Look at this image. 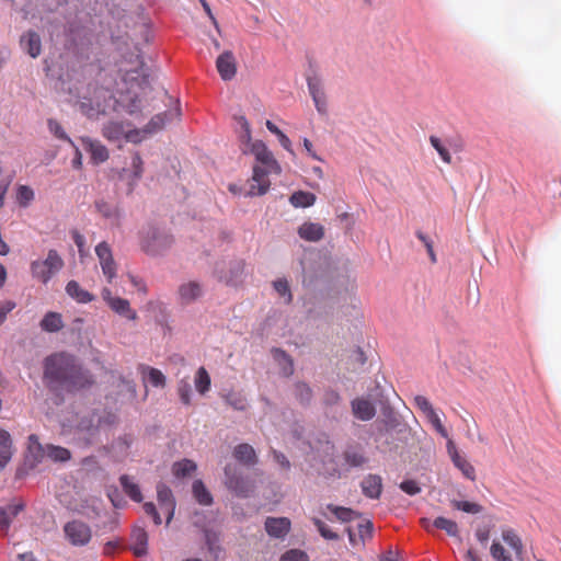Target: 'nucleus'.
Instances as JSON below:
<instances>
[{
  "mask_svg": "<svg viewBox=\"0 0 561 561\" xmlns=\"http://www.w3.org/2000/svg\"><path fill=\"white\" fill-rule=\"evenodd\" d=\"M291 523L287 517H267L264 528L272 538L283 539L290 530Z\"/></svg>",
  "mask_w": 561,
  "mask_h": 561,
  "instance_id": "nucleus-24",
  "label": "nucleus"
},
{
  "mask_svg": "<svg viewBox=\"0 0 561 561\" xmlns=\"http://www.w3.org/2000/svg\"><path fill=\"white\" fill-rule=\"evenodd\" d=\"M451 505L457 511H461L463 513L472 515L480 514L483 511L482 505L470 501L453 500Z\"/></svg>",
  "mask_w": 561,
  "mask_h": 561,
  "instance_id": "nucleus-49",
  "label": "nucleus"
},
{
  "mask_svg": "<svg viewBox=\"0 0 561 561\" xmlns=\"http://www.w3.org/2000/svg\"><path fill=\"white\" fill-rule=\"evenodd\" d=\"M328 508L335 515L339 520L343 523L351 522L358 516L355 511L348 507L329 504Z\"/></svg>",
  "mask_w": 561,
  "mask_h": 561,
  "instance_id": "nucleus-52",
  "label": "nucleus"
},
{
  "mask_svg": "<svg viewBox=\"0 0 561 561\" xmlns=\"http://www.w3.org/2000/svg\"><path fill=\"white\" fill-rule=\"evenodd\" d=\"M320 466L316 468L318 476L327 479L342 478V471L337 468L333 453H325L323 456L313 457Z\"/></svg>",
  "mask_w": 561,
  "mask_h": 561,
  "instance_id": "nucleus-19",
  "label": "nucleus"
},
{
  "mask_svg": "<svg viewBox=\"0 0 561 561\" xmlns=\"http://www.w3.org/2000/svg\"><path fill=\"white\" fill-rule=\"evenodd\" d=\"M250 152L255 157L257 163L267 168L279 169L277 160L274 158L272 151L267 148L264 141L256 140L252 142Z\"/></svg>",
  "mask_w": 561,
  "mask_h": 561,
  "instance_id": "nucleus-23",
  "label": "nucleus"
},
{
  "mask_svg": "<svg viewBox=\"0 0 561 561\" xmlns=\"http://www.w3.org/2000/svg\"><path fill=\"white\" fill-rule=\"evenodd\" d=\"M102 134L107 140L117 142L125 138L126 131L123 123L111 121L103 126Z\"/></svg>",
  "mask_w": 561,
  "mask_h": 561,
  "instance_id": "nucleus-35",
  "label": "nucleus"
},
{
  "mask_svg": "<svg viewBox=\"0 0 561 561\" xmlns=\"http://www.w3.org/2000/svg\"><path fill=\"white\" fill-rule=\"evenodd\" d=\"M180 400L183 404L190 405L192 399V387L186 380H181L178 386Z\"/></svg>",
  "mask_w": 561,
  "mask_h": 561,
  "instance_id": "nucleus-59",
  "label": "nucleus"
},
{
  "mask_svg": "<svg viewBox=\"0 0 561 561\" xmlns=\"http://www.w3.org/2000/svg\"><path fill=\"white\" fill-rule=\"evenodd\" d=\"M224 474L225 484L232 493L242 499L250 496L253 490L252 481L239 468L227 465Z\"/></svg>",
  "mask_w": 561,
  "mask_h": 561,
  "instance_id": "nucleus-8",
  "label": "nucleus"
},
{
  "mask_svg": "<svg viewBox=\"0 0 561 561\" xmlns=\"http://www.w3.org/2000/svg\"><path fill=\"white\" fill-rule=\"evenodd\" d=\"M314 107L319 115L327 116L328 115V101L325 92H321L317 95H313L312 98Z\"/></svg>",
  "mask_w": 561,
  "mask_h": 561,
  "instance_id": "nucleus-62",
  "label": "nucleus"
},
{
  "mask_svg": "<svg viewBox=\"0 0 561 561\" xmlns=\"http://www.w3.org/2000/svg\"><path fill=\"white\" fill-rule=\"evenodd\" d=\"M430 142L433 146V148L437 151V153L439 154L440 159L445 163H450L451 162V156H450L448 149L442 142L440 138L432 135L430 137Z\"/></svg>",
  "mask_w": 561,
  "mask_h": 561,
  "instance_id": "nucleus-56",
  "label": "nucleus"
},
{
  "mask_svg": "<svg viewBox=\"0 0 561 561\" xmlns=\"http://www.w3.org/2000/svg\"><path fill=\"white\" fill-rule=\"evenodd\" d=\"M504 542L514 550L516 558L523 554V542L519 536L513 529H505L502 533Z\"/></svg>",
  "mask_w": 561,
  "mask_h": 561,
  "instance_id": "nucleus-46",
  "label": "nucleus"
},
{
  "mask_svg": "<svg viewBox=\"0 0 561 561\" xmlns=\"http://www.w3.org/2000/svg\"><path fill=\"white\" fill-rule=\"evenodd\" d=\"M21 45L23 49L32 57L36 58L41 55L42 43L41 37L35 31H27L21 37Z\"/></svg>",
  "mask_w": 561,
  "mask_h": 561,
  "instance_id": "nucleus-30",
  "label": "nucleus"
},
{
  "mask_svg": "<svg viewBox=\"0 0 561 561\" xmlns=\"http://www.w3.org/2000/svg\"><path fill=\"white\" fill-rule=\"evenodd\" d=\"M275 291L284 298V304L290 305L293 301V294L289 287V283L286 278H277L273 282Z\"/></svg>",
  "mask_w": 561,
  "mask_h": 561,
  "instance_id": "nucleus-50",
  "label": "nucleus"
},
{
  "mask_svg": "<svg viewBox=\"0 0 561 561\" xmlns=\"http://www.w3.org/2000/svg\"><path fill=\"white\" fill-rule=\"evenodd\" d=\"M64 260L57 250L50 249L45 260H35L30 270L34 278L47 285L51 277L64 267Z\"/></svg>",
  "mask_w": 561,
  "mask_h": 561,
  "instance_id": "nucleus-7",
  "label": "nucleus"
},
{
  "mask_svg": "<svg viewBox=\"0 0 561 561\" xmlns=\"http://www.w3.org/2000/svg\"><path fill=\"white\" fill-rule=\"evenodd\" d=\"M279 169H272L267 168L262 164H256L253 167V174H252V181L255 183H260V181L264 180L265 176H267L270 173H279Z\"/></svg>",
  "mask_w": 561,
  "mask_h": 561,
  "instance_id": "nucleus-57",
  "label": "nucleus"
},
{
  "mask_svg": "<svg viewBox=\"0 0 561 561\" xmlns=\"http://www.w3.org/2000/svg\"><path fill=\"white\" fill-rule=\"evenodd\" d=\"M362 493L370 500H378L382 493V479L379 474H367L360 482Z\"/></svg>",
  "mask_w": 561,
  "mask_h": 561,
  "instance_id": "nucleus-26",
  "label": "nucleus"
},
{
  "mask_svg": "<svg viewBox=\"0 0 561 561\" xmlns=\"http://www.w3.org/2000/svg\"><path fill=\"white\" fill-rule=\"evenodd\" d=\"M306 81L311 98L324 91L322 78L311 64L306 75Z\"/></svg>",
  "mask_w": 561,
  "mask_h": 561,
  "instance_id": "nucleus-38",
  "label": "nucleus"
},
{
  "mask_svg": "<svg viewBox=\"0 0 561 561\" xmlns=\"http://www.w3.org/2000/svg\"><path fill=\"white\" fill-rule=\"evenodd\" d=\"M266 128L270 133L275 135L279 141V145L288 152L293 153L291 140L285 135L273 122L266 121Z\"/></svg>",
  "mask_w": 561,
  "mask_h": 561,
  "instance_id": "nucleus-51",
  "label": "nucleus"
},
{
  "mask_svg": "<svg viewBox=\"0 0 561 561\" xmlns=\"http://www.w3.org/2000/svg\"><path fill=\"white\" fill-rule=\"evenodd\" d=\"M414 404L417 409H420L427 417L432 414H434L435 410L432 407L428 399L424 396H415L414 397Z\"/></svg>",
  "mask_w": 561,
  "mask_h": 561,
  "instance_id": "nucleus-63",
  "label": "nucleus"
},
{
  "mask_svg": "<svg viewBox=\"0 0 561 561\" xmlns=\"http://www.w3.org/2000/svg\"><path fill=\"white\" fill-rule=\"evenodd\" d=\"M295 398L299 401V403L304 407L310 405L312 398H313V391L311 387L304 382L298 381L295 383L294 388Z\"/></svg>",
  "mask_w": 561,
  "mask_h": 561,
  "instance_id": "nucleus-44",
  "label": "nucleus"
},
{
  "mask_svg": "<svg viewBox=\"0 0 561 561\" xmlns=\"http://www.w3.org/2000/svg\"><path fill=\"white\" fill-rule=\"evenodd\" d=\"M139 239L141 250L150 256L161 255L173 243V237L164 228L154 225L142 228Z\"/></svg>",
  "mask_w": 561,
  "mask_h": 561,
  "instance_id": "nucleus-4",
  "label": "nucleus"
},
{
  "mask_svg": "<svg viewBox=\"0 0 561 561\" xmlns=\"http://www.w3.org/2000/svg\"><path fill=\"white\" fill-rule=\"evenodd\" d=\"M66 294L78 304H89L94 300V295L81 288L77 280H69L65 287Z\"/></svg>",
  "mask_w": 561,
  "mask_h": 561,
  "instance_id": "nucleus-29",
  "label": "nucleus"
},
{
  "mask_svg": "<svg viewBox=\"0 0 561 561\" xmlns=\"http://www.w3.org/2000/svg\"><path fill=\"white\" fill-rule=\"evenodd\" d=\"M399 488L401 491H403L405 494L408 495H416L421 492V486L420 484L415 481V480H412V479H405L403 480L400 484H399Z\"/></svg>",
  "mask_w": 561,
  "mask_h": 561,
  "instance_id": "nucleus-64",
  "label": "nucleus"
},
{
  "mask_svg": "<svg viewBox=\"0 0 561 561\" xmlns=\"http://www.w3.org/2000/svg\"><path fill=\"white\" fill-rule=\"evenodd\" d=\"M298 234L306 241L317 242L322 239L324 230L320 224L305 222L298 228Z\"/></svg>",
  "mask_w": 561,
  "mask_h": 561,
  "instance_id": "nucleus-31",
  "label": "nucleus"
},
{
  "mask_svg": "<svg viewBox=\"0 0 561 561\" xmlns=\"http://www.w3.org/2000/svg\"><path fill=\"white\" fill-rule=\"evenodd\" d=\"M302 285L305 287H313L318 280L324 277L325 271L322 268V263L311 256H306L300 260Z\"/></svg>",
  "mask_w": 561,
  "mask_h": 561,
  "instance_id": "nucleus-13",
  "label": "nucleus"
},
{
  "mask_svg": "<svg viewBox=\"0 0 561 561\" xmlns=\"http://www.w3.org/2000/svg\"><path fill=\"white\" fill-rule=\"evenodd\" d=\"M27 450L30 454L28 461L31 462L32 468L42 462L46 457V445L41 444L38 436L35 434H31L28 436Z\"/></svg>",
  "mask_w": 561,
  "mask_h": 561,
  "instance_id": "nucleus-28",
  "label": "nucleus"
},
{
  "mask_svg": "<svg viewBox=\"0 0 561 561\" xmlns=\"http://www.w3.org/2000/svg\"><path fill=\"white\" fill-rule=\"evenodd\" d=\"M66 538L72 546L82 547L91 540V528L82 520H71L64 526Z\"/></svg>",
  "mask_w": 561,
  "mask_h": 561,
  "instance_id": "nucleus-11",
  "label": "nucleus"
},
{
  "mask_svg": "<svg viewBox=\"0 0 561 561\" xmlns=\"http://www.w3.org/2000/svg\"><path fill=\"white\" fill-rule=\"evenodd\" d=\"M142 159L138 152L133 154L130 169L124 168L119 173L121 180H126V195L129 196L134 193L135 188L138 185L139 180L142 176L144 168H142Z\"/></svg>",
  "mask_w": 561,
  "mask_h": 561,
  "instance_id": "nucleus-14",
  "label": "nucleus"
},
{
  "mask_svg": "<svg viewBox=\"0 0 561 561\" xmlns=\"http://www.w3.org/2000/svg\"><path fill=\"white\" fill-rule=\"evenodd\" d=\"M194 385H195L196 391L201 396H204L209 391L210 385H211V379H210L208 371L206 370V368L204 366H201L196 370V374L194 377Z\"/></svg>",
  "mask_w": 561,
  "mask_h": 561,
  "instance_id": "nucleus-42",
  "label": "nucleus"
},
{
  "mask_svg": "<svg viewBox=\"0 0 561 561\" xmlns=\"http://www.w3.org/2000/svg\"><path fill=\"white\" fill-rule=\"evenodd\" d=\"M490 553L495 561H513L504 547L497 541H493L491 545Z\"/></svg>",
  "mask_w": 561,
  "mask_h": 561,
  "instance_id": "nucleus-58",
  "label": "nucleus"
},
{
  "mask_svg": "<svg viewBox=\"0 0 561 561\" xmlns=\"http://www.w3.org/2000/svg\"><path fill=\"white\" fill-rule=\"evenodd\" d=\"M322 405L327 417L334 421H340L346 412L342 396L337 390L332 388H327L324 390L322 396Z\"/></svg>",
  "mask_w": 561,
  "mask_h": 561,
  "instance_id": "nucleus-12",
  "label": "nucleus"
},
{
  "mask_svg": "<svg viewBox=\"0 0 561 561\" xmlns=\"http://www.w3.org/2000/svg\"><path fill=\"white\" fill-rule=\"evenodd\" d=\"M94 250L104 276L108 283H112V280L116 277L117 266L114 261L110 244L106 241H101L96 244Z\"/></svg>",
  "mask_w": 561,
  "mask_h": 561,
  "instance_id": "nucleus-15",
  "label": "nucleus"
},
{
  "mask_svg": "<svg viewBox=\"0 0 561 561\" xmlns=\"http://www.w3.org/2000/svg\"><path fill=\"white\" fill-rule=\"evenodd\" d=\"M144 379L147 383L156 388H163L167 380L162 371L153 367H146Z\"/></svg>",
  "mask_w": 561,
  "mask_h": 561,
  "instance_id": "nucleus-47",
  "label": "nucleus"
},
{
  "mask_svg": "<svg viewBox=\"0 0 561 561\" xmlns=\"http://www.w3.org/2000/svg\"><path fill=\"white\" fill-rule=\"evenodd\" d=\"M48 130L59 140L73 145V140L67 135L62 126L54 118L47 119Z\"/></svg>",
  "mask_w": 561,
  "mask_h": 561,
  "instance_id": "nucleus-54",
  "label": "nucleus"
},
{
  "mask_svg": "<svg viewBox=\"0 0 561 561\" xmlns=\"http://www.w3.org/2000/svg\"><path fill=\"white\" fill-rule=\"evenodd\" d=\"M116 421L117 416L113 412L94 409L79 419L77 428L84 433L89 437L88 443H91V437L102 430L111 428Z\"/></svg>",
  "mask_w": 561,
  "mask_h": 561,
  "instance_id": "nucleus-5",
  "label": "nucleus"
},
{
  "mask_svg": "<svg viewBox=\"0 0 561 561\" xmlns=\"http://www.w3.org/2000/svg\"><path fill=\"white\" fill-rule=\"evenodd\" d=\"M16 198L21 207H27L34 199V191L27 185H20L18 187Z\"/></svg>",
  "mask_w": 561,
  "mask_h": 561,
  "instance_id": "nucleus-55",
  "label": "nucleus"
},
{
  "mask_svg": "<svg viewBox=\"0 0 561 561\" xmlns=\"http://www.w3.org/2000/svg\"><path fill=\"white\" fill-rule=\"evenodd\" d=\"M43 383L54 404L61 405L67 396H75L90 389L94 378L79 357L61 351L44 358Z\"/></svg>",
  "mask_w": 561,
  "mask_h": 561,
  "instance_id": "nucleus-1",
  "label": "nucleus"
},
{
  "mask_svg": "<svg viewBox=\"0 0 561 561\" xmlns=\"http://www.w3.org/2000/svg\"><path fill=\"white\" fill-rule=\"evenodd\" d=\"M91 88V84L81 88H68L70 101L78 104L81 113L90 118L98 116L101 112V104L90 96Z\"/></svg>",
  "mask_w": 561,
  "mask_h": 561,
  "instance_id": "nucleus-10",
  "label": "nucleus"
},
{
  "mask_svg": "<svg viewBox=\"0 0 561 561\" xmlns=\"http://www.w3.org/2000/svg\"><path fill=\"white\" fill-rule=\"evenodd\" d=\"M119 483L125 492L126 495L129 496V499L136 503L142 502V493L137 483H135L128 474H122L119 477Z\"/></svg>",
  "mask_w": 561,
  "mask_h": 561,
  "instance_id": "nucleus-33",
  "label": "nucleus"
},
{
  "mask_svg": "<svg viewBox=\"0 0 561 561\" xmlns=\"http://www.w3.org/2000/svg\"><path fill=\"white\" fill-rule=\"evenodd\" d=\"M447 451L448 455L454 463V466L461 471L465 478H467L470 481L476 480V469L457 450V447L455 446L454 442L451 439H448L447 442Z\"/></svg>",
  "mask_w": 561,
  "mask_h": 561,
  "instance_id": "nucleus-20",
  "label": "nucleus"
},
{
  "mask_svg": "<svg viewBox=\"0 0 561 561\" xmlns=\"http://www.w3.org/2000/svg\"><path fill=\"white\" fill-rule=\"evenodd\" d=\"M81 146L90 153L91 163L99 165L108 159V151L104 145L90 137L80 138Z\"/></svg>",
  "mask_w": 561,
  "mask_h": 561,
  "instance_id": "nucleus-22",
  "label": "nucleus"
},
{
  "mask_svg": "<svg viewBox=\"0 0 561 561\" xmlns=\"http://www.w3.org/2000/svg\"><path fill=\"white\" fill-rule=\"evenodd\" d=\"M157 499L161 508L170 505H176L172 490L163 482H159L157 484Z\"/></svg>",
  "mask_w": 561,
  "mask_h": 561,
  "instance_id": "nucleus-45",
  "label": "nucleus"
},
{
  "mask_svg": "<svg viewBox=\"0 0 561 561\" xmlns=\"http://www.w3.org/2000/svg\"><path fill=\"white\" fill-rule=\"evenodd\" d=\"M196 469L197 466L195 461L187 458L175 461L172 465V473L178 479H183L191 476L194 471H196Z\"/></svg>",
  "mask_w": 561,
  "mask_h": 561,
  "instance_id": "nucleus-39",
  "label": "nucleus"
},
{
  "mask_svg": "<svg viewBox=\"0 0 561 561\" xmlns=\"http://www.w3.org/2000/svg\"><path fill=\"white\" fill-rule=\"evenodd\" d=\"M236 121L239 128V139L247 145H251V127L248 119L245 116L240 115L236 117Z\"/></svg>",
  "mask_w": 561,
  "mask_h": 561,
  "instance_id": "nucleus-53",
  "label": "nucleus"
},
{
  "mask_svg": "<svg viewBox=\"0 0 561 561\" xmlns=\"http://www.w3.org/2000/svg\"><path fill=\"white\" fill-rule=\"evenodd\" d=\"M179 104V100L176 101ZM181 115L180 106L164 111L162 113L153 115L150 121L142 127V131H145V136H151L164 128L167 123H170L175 117Z\"/></svg>",
  "mask_w": 561,
  "mask_h": 561,
  "instance_id": "nucleus-17",
  "label": "nucleus"
},
{
  "mask_svg": "<svg viewBox=\"0 0 561 561\" xmlns=\"http://www.w3.org/2000/svg\"><path fill=\"white\" fill-rule=\"evenodd\" d=\"M108 307L119 314L121 317H125L128 320H135L137 314L134 310L130 309V304L127 299L122 297H115V299L110 301Z\"/></svg>",
  "mask_w": 561,
  "mask_h": 561,
  "instance_id": "nucleus-37",
  "label": "nucleus"
},
{
  "mask_svg": "<svg viewBox=\"0 0 561 561\" xmlns=\"http://www.w3.org/2000/svg\"><path fill=\"white\" fill-rule=\"evenodd\" d=\"M46 457L54 462H66L71 459V453L69 449L53 444L46 445Z\"/></svg>",
  "mask_w": 561,
  "mask_h": 561,
  "instance_id": "nucleus-43",
  "label": "nucleus"
},
{
  "mask_svg": "<svg viewBox=\"0 0 561 561\" xmlns=\"http://www.w3.org/2000/svg\"><path fill=\"white\" fill-rule=\"evenodd\" d=\"M192 493L195 501L202 506H210L214 503L211 493L201 479H197L193 482Z\"/></svg>",
  "mask_w": 561,
  "mask_h": 561,
  "instance_id": "nucleus-32",
  "label": "nucleus"
},
{
  "mask_svg": "<svg viewBox=\"0 0 561 561\" xmlns=\"http://www.w3.org/2000/svg\"><path fill=\"white\" fill-rule=\"evenodd\" d=\"M135 546L131 548L137 557H144L148 552V534L144 528H137L133 531Z\"/></svg>",
  "mask_w": 561,
  "mask_h": 561,
  "instance_id": "nucleus-40",
  "label": "nucleus"
},
{
  "mask_svg": "<svg viewBox=\"0 0 561 561\" xmlns=\"http://www.w3.org/2000/svg\"><path fill=\"white\" fill-rule=\"evenodd\" d=\"M279 561H309L308 554L299 549H290L284 552Z\"/></svg>",
  "mask_w": 561,
  "mask_h": 561,
  "instance_id": "nucleus-61",
  "label": "nucleus"
},
{
  "mask_svg": "<svg viewBox=\"0 0 561 561\" xmlns=\"http://www.w3.org/2000/svg\"><path fill=\"white\" fill-rule=\"evenodd\" d=\"M342 459L346 471L364 469L369 462V458L360 445H347L342 453Z\"/></svg>",
  "mask_w": 561,
  "mask_h": 561,
  "instance_id": "nucleus-16",
  "label": "nucleus"
},
{
  "mask_svg": "<svg viewBox=\"0 0 561 561\" xmlns=\"http://www.w3.org/2000/svg\"><path fill=\"white\" fill-rule=\"evenodd\" d=\"M232 455L238 462L247 467H253L257 463L256 453L250 444H238L234 446Z\"/></svg>",
  "mask_w": 561,
  "mask_h": 561,
  "instance_id": "nucleus-27",
  "label": "nucleus"
},
{
  "mask_svg": "<svg viewBox=\"0 0 561 561\" xmlns=\"http://www.w3.org/2000/svg\"><path fill=\"white\" fill-rule=\"evenodd\" d=\"M94 207L98 214L113 229H119L126 218V210L121 203H112L104 197L94 201Z\"/></svg>",
  "mask_w": 561,
  "mask_h": 561,
  "instance_id": "nucleus-9",
  "label": "nucleus"
},
{
  "mask_svg": "<svg viewBox=\"0 0 561 561\" xmlns=\"http://www.w3.org/2000/svg\"><path fill=\"white\" fill-rule=\"evenodd\" d=\"M216 68L224 81H230L237 72L236 58L232 51H222L216 59Z\"/></svg>",
  "mask_w": 561,
  "mask_h": 561,
  "instance_id": "nucleus-21",
  "label": "nucleus"
},
{
  "mask_svg": "<svg viewBox=\"0 0 561 561\" xmlns=\"http://www.w3.org/2000/svg\"><path fill=\"white\" fill-rule=\"evenodd\" d=\"M316 195L308 191H296L289 197V203L295 208H308L314 205Z\"/></svg>",
  "mask_w": 561,
  "mask_h": 561,
  "instance_id": "nucleus-36",
  "label": "nucleus"
},
{
  "mask_svg": "<svg viewBox=\"0 0 561 561\" xmlns=\"http://www.w3.org/2000/svg\"><path fill=\"white\" fill-rule=\"evenodd\" d=\"M245 263L241 259L220 260L215 263L213 276L228 286H238L244 278Z\"/></svg>",
  "mask_w": 561,
  "mask_h": 561,
  "instance_id": "nucleus-6",
  "label": "nucleus"
},
{
  "mask_svg": "<svg viewBox=\"0 0 561 561\" xmlns=\"http://www.w3.org/2000/svg\"><path fill=\"white\" fill-rule=\"evenodd\" d=\"M433 526L437 529L445 530L450 537L459 536V528L456 522L448 519L443 516H438L434 519Z\"/></svg>",
  "mask_w": 561,
  "mask_h": 561,
  "instance_id": "nucleus-48",
  "label": "nucleus"
},
{
  "mask_svg": "<svg viewBox=\"0 0 561 561\" xmlns=\"http://www.w3.org/2000/svg\"><path fill=\"white\" fill-rule=\"evenodd\" d=\"M351 409L356 420L368 422L376 415V408L373 402L365 398H355L351 401Z\"/></svg>",
  "mask_w": 561,
  "mask_h": 561,
  "instance_id": "nucleus-25",
  "label": "nucleus"
},
{
  "mask_svg": "<svg viewBox=\"0 0 561 561\" xmlns=\"http://www.w3.org/2000/svg\"><path fill=\"white\" fill-rule=\"evenodd\" d=\"M203 536L205 546L207 547V550L217 557L219 552L221 551L220 548V535L216 530L211 528H204L203 529Z\"/></svg>",
  "mask_w": 561,
  "mask_h": 561,
  "instance_id": "nucleus-41",
  "label": "nucleus"
},
{
  "mask_svg": "<svg viewBox=\"0 0 561 561\" xmlns=\"http://www.w3.org/2000/svg\"><path fill=\"white\" fill-rule=\"evenodd\" d=\"M137 66L126 70L123 82L126 92L121 95V102L129 115L140 114L142 111V95L150 89V68L146 65L141 54H137Z\"/></svg>",
  "mask_w": 561,
  "mask_h": 561,
  "instance_id": "nucleus-2",
  "label": "nucleus"
},
{
  "mask_svg": "<svg viewBox=\"0 0 561 561\" xmlns=\"http://www.w3.org/2000/svg\"><path fill=\"white\" fill-rule=\"evenodd\" d=\"M204 295L203 285L197 280L182 283L178 288V300L182 306L192 305Z\"/></svg>",
  "mask_w": 561,
  "mask_h": 561,
  "instance_id": "nucleus-18",
  "label": "nucleus"
},
{
  "mask_svg": "<svg viewBox=\"0 0 561 561\" xmlns=\"http://www.w3.org/2000/svg\"><path fill=\"white\" fill-rule=\"evenodd\" d=\"M411 435L410 426L391 408L385 405L381 409V420L377 426L375 442L380 451H396L400 444H407Z\"/></svg>",
  "mask_w": 561,
  "mask_h": 561,
  "instance_id": "nucleus-3",
  "label": "nucleus"
},
{
  "mask_svg": "<svg viewBox=\"0 0 561 561\" xmlns=\"http://www.w3.org/2000/svg\"><path fill=\"white\" fill-rule=\"evenodd\" d=\"M313 524L317 527L320 535L327 540H336L337 534L330 529L324 522L319 518H313Z\"/></svg>",
  "mask_w": 561,
  "mask_h": 561,
  "instance_id": "nucleus-60",
  "label": "nucleus"
},
{
  "mask_svg": "<svg viewBox=\"0 0 561 561\" xmlns=\"http://www.w3.org/2000/svg\"><path fill=\"white\" fill-rule=\"evenodd\" d=\"M41 329L48 333H55L62 329V317L58 312L49 311L41 320Z\"/></svg>",
  "mask_w": 561,
  "mask_h": 561,
  "instance_id": "nucleus-34",
  "label": "nucleus"
}]
</instances>
